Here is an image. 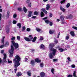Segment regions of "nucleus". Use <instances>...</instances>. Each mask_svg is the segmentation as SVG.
Listing matches in <instances>:
<instances>
[{"label":"nucleus","instance_id":"obj_1","mask_svg":"<svg viewBox=\"0 0 77 77\" xmlns=\"http://www.w3.org/2000/svg\"><path fill=\"white\" fill-rule=\"evenodd\" d=\"M15 57L16 58L13 60V61L14 62V67L15 68V69H14V72L15 73H16L17 71V68L18 66H20V63H19V61H20V60H21V58L18 55H17Z\"/></svg>","mask_w":77,"mask_h":77},{"label":"nucleus","instance_id":"obj_2","mask_svg":"<svg viewBox=\"0 0 77 77\" xmlns=\"http://www.w3.org/2000/svg\"><path fill=\"white\" fill-rule=\"evenodd\" d=\"M51 50L53 51V52L50 53L49 55V56L51 59H52V58L54 57V56H56V53L57 50L56 49L54 48H51Z\"/></svg>","mask_w":77,"mask_h":77},{"label":"nucleus","instance_id":"obj_3","mask_svg":"<svg viewBox=\"0 0 77 77\" xmlns=\"http://www.w3.org/2000/svg\"><path fill=\"white\" fill-rule=\"evenodd\" d=\"M11 39L12 40V41H11V42L13 45L15 47V49H17V48H18V44L17 43H15L14 41V40L15 39V37H13L11 38Z\"/></svg>","mask_w":77,"mask_h":77},{"label":"nucleus","instance_id":"obj_4","mask_svg":"<svg viewBox=\"0 0 77 77\" xmlns=\"http://www.w3.org/2000/svg\"><path fill=\"white\" fill-rule=\"evenodd\" d=\"M11 50L9 51L10 53V57H12L13 56V54H14V48L13 47L12 45H11Z\"/></svg>","mask_w":77,"mask_h":77},{"label":"nucleus","instance_id":"obj_5","mask_svg":"<svg viewBox=\"0 0 77 77\" xmlns=\"http://www.w3.org/2000/svg\"><path fill=\"white\" fill-rule=\"evenodd\" d=\"M4 57L3 58L4 62L5 63H6V62H7L6 60V54H4Z\"/></svg>","mask_w":77,"mask_h":77},{"label":"nucleus","instance_id":"obj_6","mask_svg":"<svg viewBox=\"0 0 77 77\" xmlns=\"http://www.w3.org/2000/svg\"><path fill=\"white\" fill-rule=\"evenodd\" d=\"M33 13V11H29V14H28V18L31 17L32 16V14Z\"/></svg>","mask_w":77,"mask_h":77},{"label":"nucleus","instance_id":"obj_7","mask_svg":"<svg viewBox=\"0 0 77 77\" xmlns=\"http://www.w3.org/2000/svg\"><path fill=\"white\" fill-rule=\"evenodd\" d=\"M40 75L41 77H44L45 75V73L43 72H42L40 73Z\"/></svg>","mask_w":77,"mask_h":77},{"label":"nucleus","instance_id":"obj_8","mask_svg":"<svg viewBox=\"0 0 77 77\" xmlns=\"http://www.w3.org/2000/svg\"><path fill=\"white\" fill-rule=\"evenodd\" d=\"M30 64H31L32 65H35V61L32 60L30 63Z\"/></svg>","mask_w":77,"mask_h":77},{"label":"nucleus","instance_id":"obj_9","mask_svg":"<svg viewBox=\"0 0 77 77\" xmlns=\"http://www.w3.org/2000/svg\"><path fill=\"white\" fill-rule=\"evenodd\" d=\"M58 50L60 52H63V51H65L64 49L61 48H59Z\"/></svg>","mask_w":77,"mask_h":77},{"label":"nucleus","instance_id":"obj_10","mask_svg":"<svg viewBox=\"0 0 77 77\" xmlns=\"http://www.w3.org/2000/svg\"><path fill=\"white\" fill-rule=\"evenodd\" d=\"M35 61L37 63H39L41 62V60H39V59L38 58H36L35 59Z\"/></svg>","mask_w":77,"mask_h":77},{"label":"nucleus","instance_id":"obj_11","mask_svg":"<svg viewBox=\"0 0 77 77\" xmlns=\"http://www.w3.org/2000/svg\"><path fill=\"white\" fill-rule=\"evenodd\" d=\"M21 75H22V73H21V72H18L16 74V75L17 77H20V76H21Z\"/></svg>","mask_w":77,"mask_h":77},{"label":"nucleus","instance_id":"obj_12","mask_svg":"<svg viewBox=\"0 0 77 77\" xmlns=\"http://www.w3.org/2000/svg\"><path fill=\"white\" fill-rule=\"evenodd\" d=\"M23 10L24 11V12L25 13H26L27 12V9L25 7H23Z\"/></svg>","mask_w":77,"mask_h":77},{"label":"nucleus","instance_id":"obj_13","mask_svg":"<svg viewBox=\"0 0 77 77\" xmlns=\"http://www.w3.org/2000/svg\"><path fill=\"white\" fill-rule=\"evenodd\" d=\"M70 34L72 36H75V34H74V32L73 31H71L70 32Z\"/></svg>","mask_w":77,"mask_h":77},{"label":"nucleus","instance_id":"obj_14","mask_svg":"<svg viewBox=\"0 0 77 77\" xmlns=\"http://www.w3.org/2000/svg\"><path fill=\"white\" fill-rule=\"evenodd\" d=\"M6 30L7 33H9V28L8 27H6Z\"/></svg>","mask_w":77,"mask_h":77},{"label":"nucleus","instance_id":"obj_15","mask_svg":"<svg viewBox=\"0 0 77 77\" xmlns=\"http://www.w3.org/2000/svg\"><path fill=\"white\" fill-rule=\"evenodd\" d=\"M4 47H8V45H9V42H6L5 44H4Z\"/></svg>","mask_w":77,"mask_h":77},{"label":"nucleus","instance_id":"obj_16","mask_svg":"<svg viewBox=\"0 0 77 77\" xmlns=\"http://www.w3.org/2000/svg\"><path fill=\"white\" fill-rule=\"evenodd\" d=\"M24 39L25 41H30V39H29V38L25 37Z\"/></svg>","mask_w":77,"mask_h":77},{"label":"nucleus","instance_id":"obj_17","mask_svg":"<svg viewBox=\"0 0 77 77\" xmlns=\"http://www.w3.org/2000/svg\"><path fill=\"white\" fill-rule=\"evenodd\" d=\"M60 9L63 12H64L65 11V9L64 8H63V7H62V6L60 7Z\"/></svg>","mask_w":77,"mask_h":77},{"label":"nucleus","instance_id":"obj_18","mask_svg":"<svg viewBox=\"0 0 77 77\" xmlns=\"http://www.w3.org/2000/svg\"><path fill=\"white\" fill-rule=\"evenodd\" d=\"M27 74L29 76H31V75H32V74H31V72H30V71H29L28 72H27Z\"/></svg>","mask_w":77,"mask_h":77},{"label":"nucleus","instance_id":"obj_19","mask_svg":"<svg viewBox=\"0 0 77 77\" xmlns=\"http://www.w3.org/2000/svg\"><path fill=\"white\" fill-rule=\"evenodd\" d=\"M54 32H55V31L54 30H50L49 31L50 34H53Z\"/></svg>","mask_w":77,"mask_h":77},{"label":"nucleus","instance_id":"obj_20","mask_svg":"<svg viewBox=\"0 0 77 77\" xmlns=\"http://www.w3.org/2000/svg\"><path fill=\"white\" fill-rule=\"evenodd\" d=\"M17 26L19 27V29H20L21 27V24L20 23H19L17 24Z\"/></svg>","mask_w":77,"mask_h":77},{"label":"nucleus","instance_id":"obj_21","mask_svg":"<svg viewBox=\"0 0 77 77\" xmlns=\"http://www.w3.org/2000/svg\"><path fill=\"white\" fill-rule=\"evenodd\" d=\"M40 48L41 49H44L45 48L44 47V45H43V44H42L40 45Z\"/></svg>","mask_w":77,"mask_h":77},{"label":"nucleus","instance_id":"obj_22","mask_svg":"<svg viewBox=\"0 0 77 77\" xmlns=\"http://www.w3.org/2000/svg\"><path fill=\"white\" fill-rule=\"evenodd\" d=\"M29 39H30V41L33 39V36L32 35H29Z\"/></svg>","mask_w":77,"mask_h":77},{"label":"nucleus","instance_id":"obj_23","mask_svg":"<svg viewBox=\"0 0 77 77\" xmlns=\"http://www.w3.org/2000/svg\"><path fill=\"white\" fill-rule=\"evenodd\" d=\"M50 5L49 4H48L47 5V7H46V10H48V9H49V8H50Z\"/></svg>","mask_w":77,"mask_h":77},{"label":"nucleus","instance_id":"obj_24","mask_svg":"<svg viewBox=\"0 0 77 77\" xmlns=\"http://www.w3.org/2000/svg\"><path fill=\"white\" fill-rule=\"evenodd\" d=\"M37 38L36 37H34V38L32 40V42H35L36 40V38Z\"/></svg>","mask_w":77,"mask_h":77},{"label":"nucleus","instance_id":"obj_25","mask_svg":"<svg viewBox=\"0 0 77 77\" xmlns=\"http://www.w3.org/2000/svg\"><path fill=\"white\" fill-rule=\"evenodd\" d=\"M50 46V48H51V47H54V44L53 43H52L51 44H50L49 45Z\"/></svg>","mask_w":77,"mask_h":77},{"label":"nucleus","instance_id":"obj_26","mask_svg":"<svg viewBox=\"0 0 77 77\" xmlns=\"http://www.w3.org/2000/svg\"><path fill=\"white\" fill-rule=\"evenodd\" d=\"M5 37H3L2 40V42L3 43V44H4V41H5Z\"/></svg>","mask_w":77,"mask_h":77},{"label":"nucleus","instance_id":"obj_27","mask_svg":"<svg viewBox=\"0 0 77 77\" xmlns=\"http://www.w3.org/2000/svg\"><path fill=\"white\" fill-rule=\"evenodd\" d=\"M40 66L41 68H43L44 66V63H40Z\"/></svg>","mask_w":77,"mask_h":77},{"label":"nucleus","instance_id":"obj_28","mask_svg":"<svg viewBox=\"0 0 77 77\" xmlns=\"http://www.w3.org/2000/svg\"><path fill=\"white\" fill-rule=\"evenodd\" d=\"M41 17H44V13L42 11L41 13Z\"/></svg>","mask_w":77,"mask_h":77},{"label":"nucleus","instance_id":"obj_29","mask_svg":"<svg viewBox=\"0 0 77 77\" xmlns=\"http://www.w3.org/2000/svg\"><path fill=\"white\" fill-rule=\"evenodd\" d=\"M39 14V12H37L36 11H35L34 12V15H37Z\"/></svg>","mask_w":77,"mask_h":77},{"label":"nucleus","instance_id":"obj_30","mask_svg":"<svg viewBox=\"0 0 77 77\" xmlns=\"http://www.w3.org/2000/svg\"><path fill=\"white\" fill-rule=\"evenodd\" d=\"M54 42L55 44H57L58 43V40H57L55 39L54 41Z\"/></svg>","mask_w":77,"mask_h":77},{"label":"nucleus","instance_id":"obj_31","mask_svg":"<svg viewBox=\"0 0 77 77\" xmlns=\"http://www.w3.org/2000/svg\"><path fill=\"white\" fill-rule=\"evenodd\" d=\"M75 74H76V71H74V72H73V75L74 77H77L76 76V75Z\"/></svg>","mask_w":77,"mask_h":77},{"label":"nucleus","instance_id":"obj_32","mask_svg":"<svg viewBox=\"0 0 77 77\" xmlns=\"http://www.w3.org/2000/svg\"><path fill=\"white\" fill-rule=\"evenodd\" d=\"M60 20H62V21H63L64 20V18L63 16H61L60 17Z\"/></svg>","mask_w":77,"mask_h":77},{"label":"nucleus","instance_id":"obj_33","mask_svg":"<svg viewBox=\"0 0 77 77\" xmlns=\"http://www.w3.org/2000/svg\"><path fill=\"white\" fill-rule=\"evenodd\" d=\"M8 63H12V61L11 60H9L8 59Z\"/></svg>","mask_w":77,"mask_h":77},{"label":"nucleus","instance_id":"obj_34","mask_svg":"<svg viewBox=\"0 0 77 77\" xmlns=\"http://www.w3.org/2000/svg\"><path fill=\"white\" fill-rule=\"evenodd\" d=\"M45 21L46 23H47V24H48V23H50V21L48 20H45Z\"/></svg>","mask_w":77,"mask_h":77},{"label":"nucleus","instance_id":"obj_35","mask_svg":"<svg viewBox=\"0 0 77 77\" xmlns=\"http://www.w3.org/2000/svg\"><path fill=\"white\" fill-rule=\"evenodd\" d=\"M70 6V4L69 3H67V5H66V7L67 8H68Z\"/></svg>","mask_w":77,"mask_h":77},{"label":"nucleus","instance_id":"obj_36","mask_svg":"<svg viewBox=\"0 0 77 77\" xmlns=\"http://www.w3.org/2000/svg\"><path fill=\"white\" fill-rule=\"evenodd\" d=\"M26 30V27L25 26H23L22 28V31H24Z\"/></svg>","mask_w":77,"mask_h":77},{"label":"nucleus","instance_id":"obj_37","mask_svg":"<svg viewBox=\"0 0 77 77\" xmlns=\"http://www.w3.org/2000/svg\"><path fill=\"white\" fill-rule=\"evenodd\" d=\"M17 40H20L21 39V37L20 36H17Z\"/></svg>","mask_w":77,"mask_h":77},{"label":"nucleus","instance_id":"obj_38","mask_svg":"<svg viewBox=\"0 0 77 77\" xmlns=\"http://www.w3.org/2000/svg\"><path fill=\"white\" fill-rule=\"evenodd\" d=\"M54 69H51V72L52 74H54Z\"/></svg>","mask_w":77,"mask_h":77},{"label":"nucleus","instance_id":"obj_39","mask_svg":"<svg viewBox=\"0 0 77 77\" xmlns=\"http://www.w3.org/2000/svg\"><path fill=\"white\" fill-rule=\"evenodd\" d=\"M58 60L57 59H55L53 60V62H57Z\"/></svg>","mask_w":77,"mask_h":77},{"label":"nucleus","instance_id":"obj_40","mask_svg":"<svg viewBox=\"0 0 77 77\" xmlns=\"http://www.w3.org/2000/svg\"><path fill=\"white\" fill-rule=\"evenodd\" d=\"M13 23L14 24H16V23H17V21L15 20H13Z\"/></svg>","mask_w":77,"mask_h":77},{"label":"nucleus","instance_id":"obj_41","mask_svg":"<svg viewBox=\"0 0 77 77\" xmlns=\"http://www.w3.org/2000/svg\"><path fill=\"white\" fill-rule=\"evenodd\" d=\"M36 30L37 32H39L40 31H41V29L38 28H37L36 29Z\"/></svg>","mask_w":77,"mask_h":77},{"label":"nucleus","instance_id":"obj_42","mask_svg":"<svg viewBox=\"0 0 77 77\" xmlns=\"http://www.w3.org/2000/svg\"><path fill=\"white\" fill-rule=\"evenodd\" d=\"M67 59L68 60V61H69V62H71V59L70 58V57H68L67 58Z\"/></svg>","mask_w":77,"mask_h":77},{"label":"nucleus","instance_id":"obj_43","mask_svg":"<svg viewBox=\"0 0 77 77\" xmlns=\"http://www.w3.org/2000/svg\"><path fill=\"white\" fill-rule=\"evenodd\" d=\"M7 17L8 18L9 16V12L8 11L7 14Z\"/></svg>","mask_w":77,"mask_h":77},{"label":"nucleus","instance_id":"obj_44","mask_svg":"<svg viewBox=\"0 0 77 77\" xmlns=\"http://www.w3.org/2000/svg\"><path fill=\"white\" fill-rule=\"evenodd\" d=\"M18 10L19 11H21V10H22V8H18Z\"/></svg>","mask_w":77,"mask_h":77},{"label":"nucleus","instance_id":"obj_45","mask_svg":"<svg viewBox=\"0 0 77 77\" xmlns=\"http://www.w3.org/2000/svg\"><path fill=\"white\" fill-rule=\"evenodd\" d=\"M72 28L73 29H75V30H77V27H75V26H73L72 27Z\"/></svg>","mask_w":77,"mask_h":77},{"label":"nucleus","instance_id":"obj_46","mask_svg":"<svg viewBox=\"0 0 77 77\" xmlns=\"http://www.w3.org/2000/svg\"><path fill=\"white\" fill-rule=\"evenodd\" d=\"M65 2V0H63L62 1H61V2H60V3L61 4H62V3H64Z\"/></svg>","mask_w":77,"mask_h":77},{"label":"nucleus","instance_id":"obj_47","mask_svg":"<svg viewBox=\"0 0 77 77\" xmlns=\"http://www.w3.org/2000/svg\"><path fill=\"white\" fill-rule=\"evenodd\" d=\"M26 31L27 32H30V29L29 28H28L26 29Z\"/></svg>","mask_w":77,"mask_h":77},{"label":"nucleus","instance_id":"obj_48","mask_svg":"<svg viewBox=\"0 0 77 77\" xmlns=\"http://www.w3.org/2000/svg\"><path fill=\"white\" fill-rule=\"evenodd\" d=\"M69 39V36H67L66 37V40H68Z\"/></svg>","mask_w":77,"mask_h":77},{"label":"nucleus","instance_id":"obj_49","mask_svg":"<svg viewBox=\"0 0 77 77\" xmlns=\"http://www.w3.org/2000/svg\"><path fill=\"white\" fill-rule=\"evenodd\" d=\"M50 25L51 26H53V22H50Z\"/></svg>","mask_w":77,"mask_h":77},{"label":"nucleus","instance_id":"obj_50","mask_svg":"<svg viewBox=\"0 0 77 77\" xmlns=\"http://www.w3.org/2000/svg\"><path fill=\"white\" fill-rule=\"evenodd\" d=\"M29 58V56H26V57L25 58L26 59V60H28V59Z\"/></svg>","mask_w":77,"mask_h":77},{"label":"nucleus","instance_id":"obj_51","mask_svg":"<svg viewBox=\"0 0 77 77\" xmlns=\"http://www.w3.org/2000/svg\"><path fill=\"white\" fill-rule=\"evenodd\" d=\"M72 68H75V66L73 64L71 65Z\"/></svg>","mask_w":77,"mask_h":77},{"label":"nucleus","instance_id":"obj_52","mask_svg":"<svg viewBox=\"0 0 77 77\" xmlns=\"http://www.w3.org/2000/svg\"><path fill=\"white\" fill-rule=\"evenodd\" d=\"M13 17L14 18H16V17H17V14H14L13 15Z\"/></svg>","mask_w":77,"mask_h":77},{"label":"nucleus","instance_id":"obj_53","mask_svg":"<svg viewBox=\"0 0 77 77\" xmlns=\"http://www.w3.org/2000/svg\"><path fill=\"white\" fill-rule=\"evenodd\" d=\"M60 32L58 33V36H57V38H59V36L60 35Z\"/></svg>","mask_w":77,"mask_h":77},{"label":"nucleus","instance_id":"obj_54","mask_svg":"<svg viewBox=\"0 0 77 77\" xmlns=\"http://www.w3.org/2000/svg\"><path fill=\"white\" fill-rule=\"evenodd\" d=\"M41 10L42 11H43L44 12H45V9L44 8H42L41 9Z\"/></svg>","mask_w":77,"mask_h":77},{"label":"nucleus","instance_id":"obj_55","mask_svg":"<svg viewBox=\"0 0 77 77\" xmlns=\"http://www.w3.org/2000/svg\"><path fill=\"white\" fill-rule=\"evenodd\" d=\"M3 47H4V45H1L0 46V48H3Z\"/></svg>","mask_w":77,"mask_h":77},{"label":"nucleus","instance_id":"obj_56","mask_svg":"<svg viewBox=\"0 0 77 77\" xmlns=\"http://www.w3.org/2000/svg\"><path fill=\"white\" fill-rule=\"evenodd\" d=\"M52 16H53V15L52 14H51V13H50L49 17H52Z\"/></svg>","mask_w":77,"mask_h":77},{"label":"nucleus","instance_id":"obj_57","mask_svg":"<svg viewBox=\"0 0 77 77\" xmlns=\"http://www.w3.org/2000/svg\"><path fill=\"white\" fill-rule=\"evenodd\" d=\"M1 8H2V6H0V12H2V9H0Z\"/></svg>","mask_w":77,"mask_h":77},{"label":"nucleus","instance_id":"obj_58","mask_svg":"<svg viewBox=\"0 0 77 77\" xmlns=\"http://www.w3.org/2000/svg\"><path fill=\"white\" fill-rule=\"evenodd\" d=\"M31 50L32 53H34L35 52V50L34 49H31Z\"/></svg>","mask_w":77,"mask_h":77},{"label":"nucleus","instance_id":"obj_59","mask_svg":"<svg viewBox=\"0 0 77 77\" xmlns=\"http://www.w3.org/2000/svg\"><path fill=\"white\" fill-rule=\"evenodd\" d=\"M46 19H47V17H44L42 19V20H46Z\"/></svg>","mask_w":77,"mask_h":77},{"label":"nucleus","instance_id":"obj_60","mask_svg":"<svg viewBox=\"0 0 77 77\" xmlns=\"http://www.w3.org/2000/svg\"><path fill=\"white\" fill-rule=\"evenodd\" d=\"M2 62V60L0 58V64H1Z\"/></svg>","mask_w":77,"mask_h":77},{"label":"nucleus","instance_id":"obj_61","mask_svg":"<svg viewBox=\"0 0 77 77\" xmlns=\"http://www.w3.org/2000/svg\"><path fill=\"white\" fill-rule=\"evenodd\" d=\"M69 17L70 19V18H71L72 17V15H69Z\"/></svg>","mask_w":77,"mask_h":77},{"label":"nucleus","instance_id":"obj_62","mask_svg":"<svg viewBox=\"0 0 77 77\" xmlns=\"http://www.w3.org/2000/svg\"><path fill=\"white\" fill-rule=\"evenodd\" d=\"M40 40H43V38L42 37H40Z\"/></svg>","mask_w":77,"mask_h":77},{"label":"nucleus","instance_id":"obj_63","mask_svg":"<svg viewBox=\"0 0 77 77\" xmlns=\"http://www.w3.org/2000/svg\"><path fill=\"white\" fill-rule=\"evenodd\" d=\"M72 77V75H69L67 77Z\"/></svg>","mask_w":77,"mask_h":77},{"label":"nucleus","instance_id":"obj_64","mask_svg":"<svg viewBox=\"0 0 77 77\" xmlns=\"http://www.w3.org/2000/svg\"><path fill=\"white\" fill-rule=\"evenodd\" d=\"M45 12V14H47V13H48L47 11H45V12Z\"/></svg>","mask_w":77,"mask_h":77}]
</instances>
